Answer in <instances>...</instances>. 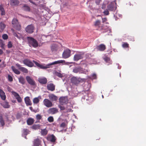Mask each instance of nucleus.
Returning <instances> with one entry per match:
<instances>
[{
	"instance_id": "a211bd4d",
	"label": "nucleus",
	"mask_w": 146,
	"mask_h": 146,
	"mask_svg": "<svg viewBox=\"0 0 146 146\" xmlns=\"http://www.w3.org/2000/svg\"><path fill=\"white\" fill-rule=\"evenodd\" d=\"M94 25L95 27L100 28V30H102L103 29V26L101 25L100 21L99 20L96 21L94 23Z\"/></svg>"
},
{
	"instance_id": "9d476101",
	"label": "nucleus",
	"mask_w": 146,
	"mask_h": 146,
	"mask_svg": "<svg viewBox=\"0 0 146 146\" xmlns=\"http://www.w3.org/2000/svg\"><path fill=\"white\" fill-rule=\"evenodd\" d=\"M26 79L28 83L30 85L34 86L35 85V81L30 76H27L26 77Z\"/></svg>"
},
{
	"instance_id": "79ce46f5",
	"label": "nucleus",
	"mask_w": 146,
	"mask_h": 146,
	"mask_svg": "<svg viewBox=\"0 0 146 146\" xmlns=\"http://www.w3.org/2000/svg\"><path fill=\"white\" fill-rule=\"evenodd\" d=\"M73 72L76 73H77L79 72V68H75L73 69Z\"/></svg>"
},
{
	"instance_id": "2eb2a0df",
	"label": "nucleus",
	"mask_w": 146,
	"mask_h": 146,
	"mask_svg": "<svg viewBox=\"0 0 146 146\" xmlns=\"http://www.w3.org/2000/svg\"><path fill=\"white\" fill-rule=\"evenodd\" d=\"M0 97L1 99L3 100H5L6 98L5 92L1 89H0Z\"/></svg>"
},
{
	"instance_id": "dca6fc26",
	"label": "nucleus",
	"mask_w": 146,
	"mask_h": 146,
	"mask_svg": "<svg viewBox=\"0 0 146 146\" xmlns=\"http://www.w3.org/2000/svg\"><path fill=\"white\" fill-rule=\"evenodd\" d=\"M47 89L49 90L53 91L55 89V86L52 83L48 84L47 86Z\"/></svg>"
},
{
	"instance_id": "864d4df0",
	"label": "nucleus",
	"mask_w": 146,
	"mask_h": 146,
	"mask_svg": "<svg viewBox=\"0 0 146 146\" xmlns=\"http://www.w3.org/2000/svg\"><path fill=\"white\" fill-rule=\"evenodd\" d=\"M92 76L93 79H96L97 78L96 75L95 74H93Z\"/></svg>"
},
{
	"instance_id": "e433bc0d",
	"label": "nucleus",
	"mask_w": 146,
	"mask_h": 146,
	"mask_svg": "<svg viewBox=\"0 0 146 146\" xmlns=\"http://www.w3.org/2000/svg\"><path fill=\"white\" fill-rule=\"evenodd\" d=\"M0 123L2 126H4L5 124L4 121L2 117H1L0 118Z\"/></svg>"
},
{
	"instance_id": "2f4dec72",
	"label": "nucleus",
	"mask_w": 146,
	"mask_h": 146,
	"mask_svg": "<svg viewBox=\"0 0 146 146\" xmlns=\"http://www.w3.org/2000/svg\"><path fill=\"white\" fill-rule=\"evenodd\" d=\"M40 125L39 124H34L32 127V129H36L40 128Z\"/></svg>"
},
{
	"instance_id": "f3484780",
	"label": "nucleus",
	"mask_w": 146,
	"mask_h": 146,
	"mask_svg": "<svg viewBox=\"0 0 146 146\" xmlns=\"http://www.w3.org/2000/svg\"><path fill=\"white\" fill-rule=\"evenodd\" d=\"M41 140L38 138L34 140L33 141V146H39L41 144Z\"/></svg>"
},
{
	"instance_id": "9b49d317",
	"label": "nucleus",
	"mask_w": 146,
	"mask_h": 146,
	"mask_svg": "<svg viewBox=\"0 0 146 146\" xmlns=\"http://www.w3.org/2000/svg\"><path fill=\"white\" fill-rule=\"evenodd\" d=\"M48 113L52 115L58 112V109L56 108H50L48 111Z\"/></svg>"
},
{
	"instance_id": "a878e982",
	"label": "nucleus",
	"mask_w": 146,
	"mask_h": 146,
	"mask_svg": "<svg viewBox=\"0 0 146 146\" xmlns=\"http://www.w3.org/2000/svg\"><path fill=\"white\" fill-rule=\"evenodd\" d=\"M27 123L28 125H31L34 122V119L33 118H29L27 120Z\"/></svg>"
},
{
	"instance_id": "4be33fe9",
	"label": "nucleus",
	"mask_w": 146,
	"mask_h": 146,
	"mask_svg": "<svg viewBox=\"0 0 146 146\" xmlns=\"http://www.w3.org/2000/svg\"><path fill=\"white\" fill-rule=\"evenodd\" d=\"M25 101L27 105L31 106L32 105L31 101L30 98L28 96H27L25 98Z\"/></svg>"
},
{
	"instance_id": "37998d69",
	"label": "nucleus",
	"mask_w": 146,
	"mask_h": 146,
	"mask_svg": "<svg viewBox=\"0 0 146 146\" xmlns=\"http://www.w3.org/2000/svg\"><path fill=\"white\" fill-rule=\"evenodd\" d=\"M2 38L4 40H6L8 38V36L6 34H4L2 35Z\"/></svg>"
},
{
	"instance_id": "20e7f679",
	"label": "nucleus",
	"mask_w": 146,
	"mask_h": 146,
	"mask_svg": "<svg viewBox=\"0 0 146 146\" xmlns=\"http://www.w3.org/2000/svg\"><path fill=\"white\" fill-rule=\"evenodd\" d=\"M35 27L33 25L31 24L28 25L25 29V31L28 33H33L35 30Z\"/></svg>"
},
{
	"instance_id": "72a5a7b5",
	"label": "nucleus",
	"mask_w": 146,
	"mask_h": 146,
	"mask_svg": "<svg viewBox=\"0 0 146 146\" xmlns=\"http://www.w3.org/2000/svg\"><path fill=\"white\" fill-rule=\"evenodd\" d=\"M122 47L123 48H128L129 47V44L127 42H123L122 44Z\"/></svg>"
},
{
	"instance_id": "aec40b11",
	"label": "nucleus",
	"mask_w": 146,
	"mask_h": 146,
	"mask_svg": "<svg viewBox=\"0 0 146 146\" xmlns=\"http://www.w3.org/2000/svg\"><path fill=\"white\" fill-rule=\"evenodd\" d=\"M1 105L4 108H8L10 107L9 103L7 101H5L1 104Z\"/></svg>"
},
{
	"instance_id": "0e129e2a",
	"label": "nucleus",
	"mask_w": 146,
	"mask_h": 146,
	"mask_svg": "<svg viewBox=\"0 0 146 146\" xmlns=\"http://www.w3.org/2000/svg\"><path fill=\"white\" fill-rule=\"evenodd\" d=\"M3 9L4 8L2 6H0V11L1 10Z\"/></svg>"
},
{
	"instance_id": "f704fd0d",
	"label": "nucleus",
	"mask_w": 146,
	"mask_h": 146,
	"mask_svg": "<svg viewBox=\"0 0 146 146\" xmlns=\"http://www.w3.org/2000/svg\"><path fill=\"white\" fill-rule=\"evenodd\" d=\"M39 102V100L38 98H35L33 99V102L35 104H37Z\"/></svg>"
},
{
	"instance_id": "5701e85b",
	"label": "nucleus",
	"mask_w": 146,
	"mask_h": 146,
	"mask_svg": "<svg viewBox=\"0 0 146 146\" xmlns=\"http://www.w3.org/2000/svg\"><path fill=\"white\" fill-rule=\"evenodd\" d=\"M22 135L25 136V138H26V135L29 133V131L27 129H24L22 131Z\"/></svg>"
},
{
	"instance_id": "39448f33",
	"label": "nucleus",
	"mask_w": 146,
	"mask_h": 146,
	"mask_svg": "<svg viewBox=\"0 0 146 146\" xmlns=\"http://www.w3.org/2000/svg\"><path fill=\"white\" fill-rule=\"evenodd\" d=\"M71 50L68 49H66L62 53V57L64 58H67L71 56Z\"/></svg>"
},
{
	"instance_id": "7c9ffc66",
	"label": "nucleus",
	"mask_w": 146,
	"mask_h": 146,
	"mask_svg": "<svg viewBox=\"0 0 146 146\" xmlns=\"http://www.w3.org/2000/svg\"><path fill=\"white\" fill-rule=\"evenodd\" d=\"M108 8L109 10L110 11H113L115 9V7L112 4L109 5L108 6Z\"/></svg>"
},
{
	"instance_id": "b1692460",
	"label": "nucleus",
	"mask_w": 146,
	"mask_h": 146,
	"mask_svg": "<svg viewBox=\"0 0 146 146\" xmlns=\"http://www.w3.org/2000/svg\"><path fill=\"white\" fill-rule=\"evenodd\" d=\"M38 81L42 84H45L47 83V81L46 78H41L39 79Z\"/></svg>"
},
{
	"instance_id": "774afa93",
	"label": "nucleus",
	"mask_w": 146,
	"mask_h": 146,
	"mask_svg": "<svg viewBox=\"0 0 146 146\" xmlns=\"http://www.w3.org/2000/svg\"><path fill=\"white\" fill-rule=\"evenodd\" d=\"M1 60L0 59V62H1Z\"/></svg>"
},
{
	"instance_id": "ddd939ff",
	"label": "nucleus",
	"mask_w": 146,
	"mask_h": 146,
	"mask_svg": "<svg viewBox=\"0 0 146 146\" xmlns=\"http://www.w3.org/2000/svg\"><path fill=\"white\" fill-rule=\"evenodd\" d=\"M96 48L98 50L101 51H103L106 50V48L105 45L103 44H101L98 46H97Z\"/></svg>"
},
{
	"instance_id": "f8f14e48",
	"label": "nucleus",
	"mask_w": 146,
	"mask_h": 146,
	"mask_svg": "<svg viewBox=\"0 0 146 146\" xmlns=\"http://www.w3.org/2000/svg\"><path fill=\"white\" fill-rule=\"evenodd\" d=\"M19 3L20 1L19 0H10V4L12 6H17Z\"/></svg>"
},
{
	"instance_id": "4468645a",
	"label": "nucleus",
	"mask_w": 146,
	"mask_h": 146,
	"mask_svg": "<svg viewBox=\"0 0 146 146\" xmlns=\"http://www.w3.org/2000/svg\"><path fill=\"white\" fill-rule=\"evenodd\" d=\"M48 97L50 100L52 101H56L58 99V97L53 94H49Z\"/></svg>"
},
{
	"instance_id": "052dcab7",
	"label": "nucleus",
	"mask_w": 146,
	"mask_h": 146,
	"mask_svg": "<svg viewBox=\"0 0 146 146\" xmlns=\"http://www.w3.org/2000/svg\"><path fill=\"white\" fill-rule=\"evenodd\" d=\"M3 53V51L1 49H0V55H1Z\"/></svg>"
},
{
	"instance_id": "de8ad7c7",
	"label": "nucleus",
	"mask_w": 146,
	"mask_h": 146,
	"mask_svg": "<svg viewBox=\"0 0 146 146\" xmlns=\"http://www.w3.org/2000/svg\"><path fill=\"white\" fill-rule=\"evenodd\" d=\"M8 79L9 81L12 82L13 80V79L12 77L10 75H9L8 76Z\"/></svg>"
},
{
	"instance_id": "c85d7f7f",
	"label": "nucleus",
	"mask_w": 146,
	"mask_h": 146,
	"mask_svg": "<svg viewBox=\"0 0 146 146\" xmlns=\"http://www.w3.org/2000/svg\"><path fill=\"white\" fill-rule=\"evenodd\" d=\"M40 133L42 135H46L48 133V131L46 129H41Z\"/></svg>"
},
{
	"instance_id": "ea45409f",
	"label": "nucleus",
	"mask_w": 146,
	"mask_h": 146,
	"mask_svg": "<svg viewBox=\"0 0 146 146\" xmlns=\"http://www.w3.org/2000/svg\"><path fill=\"white\" fill-rule=\"evenodd\" d=\"M62 105L60 104L58 106V107L60 109V110H64L65 109V107L62 106Z\"/></svg>"
},
{
	"instance_id": "a19ab883",
	"label": "nucleus",
	"mask_w": 146,
	"mask_h": 146,
	"mask_svg": "<svg viewBox=\"0 0 146 146\" xmlns=\"http://www.w3.org/2000/svg\"><path fill=\"white\" fill-rule=\"evenodd\" d=\"M67 126V124L65 122H63L61 123L60 125V127H62L63 128H64L66 127Z\"/></svg>"
},
{
	"instance_id": "e2e57ef3",
	"label": "nucleus",
	"mask_w": 146,
	"mask_h": 146,
	"mask_svg": "<svg viewBox=\"0 0 146 146\" xmlns=\"http://www.w3.org/2000/svg\"><path fill=\"white\" fill-rule=\"evenodd\" d=\"M14 35L16 37H18V35H17V34L16 33H14Z\"/></svg>"
},
{
	"instance_id": "c9c22d12",
	"label": "nucleus",
	"mask_w": 146,
	"mask_h": 146,
	"mask_svg": "<svg viewBox=\"0 0 146 146\" xmlns=\"http://www.w3.org/2000/svg\"><path fill=\"white\" fill-rule=\"evenodd\" d=\"M47 120L48 122L51 123L53 122L54 119L52 116H50L48 118Z\"/></svg>"
},
{
	"instance_id": "49530a36",
	"label": "nucleus",
	"mask_w": 146,
	"mask_h": 146,
	"mask_svg": "<svg viewBox=\"0 0 146 146\" xmlns=\"http://www.w3.org/2000/svg\"><path fill=\"white\" fill-rule=\"evenodd\" d=\"M104 60L106 62H109L110 60V58L107 56L105 57L104 58Z\"/></svg>"
},
{
	"instance_id": "3c124183",
	"label": "nucleus",
	"mask_w": 146,
	"mask_h": 146,
	"mask_svg": "<svg viewBox=\"0 0 146 146\" xmlns=\"http://www.w3.org/2000/svg\"><path fill=\"white\" fill-rule=\"evenodd\" d=\"M56 75L59 77L62 78L63 76V75L61 73L59 72H57L56 73Z\"/></svg>"
},
{
	"instance_id": "6ab92c4d",
	"label": "nucleus",
	"mask_w": 146,
	"mask_h": 146,
	"mask_svg": "<svg viewBox=\"0 0 146 146\" xmlns=\"http://www.w3.org/2000/svg\"><path fill=\"white\" fill-rule=\"evenodd\" d=\"M71 81L72 83L75 84L77 85L78 84L80 81L76 77H72L71 79Z\"/></svg>"
},
{
	"instance_id": "bb28decb",
	"label": "nucleus",
	"mask_w": 146,
	"mask_h": 146,
	"mask_svg": "<svg viewBox=\"0 0 146 146\" xmlns=\"http://www.w3.org/2000/svg\"><path fill=\"white\" fill-rule=\"evenodd\" d=\"M18 80L20 83L22 84H24L25 83V80L24 78L22 76H20L18 78Z\"/></svg>"
},
{
	"instance_id": "1a4fd4ad",
	"label": "nucleus",
	"mask_w": 146,
	"mask_h": 146,
	"mask_svg": "<svg viewBox=\"0 0 146 146\" xmlns=\"http://www.w3.org/2000/svg\"><path fill=\"white\" fill-rule=\"evenodd\" d=\"M46 139L48 141L52 143L55 142L56 138L55 136L53 135H48L46 137Z\"/></svg>"
},
{
	"instance_id": "4c0bfd02",
	"label": "nucleus",
	"mask_w": 146,
	"mask_h": 146,
	"mask_svg": "<svg viewBox=\"0 0 146 146\" xmlns=\"http://www.w3.org/2000/svg\"><path fill=\"white\" fill-rule=\"evenodd\" d=\"M79 73H83L86 74V72L83 70V69L80 68H79Z\"/></svg>"
},
{
	"instance_id": "13d9d810",
	"label": "nucleus",
	"mask_w": 146,
	"mask_h": 146,
	"mask_svg": "<svg viewBox=\"0 0 146 146\" xmlns=\"http://www.w3.org/2000/svg\"><path fill=\"white\" fill-rule=\"evenodd\" d=\"M106 7V5L105 4H103L102 5V8L103 9H104Z\"/></svg>"
},
{
	"instance_id": "c03bdc74",
	"label": "nucleus",
	"mask_w": 146,
	"mask_h": 146,
	"mask_svg": "<svg viewBox=\"0 0 146 146\" xmlns=\"http://www.w3.org/2000/svg\"><path fill=\"white\" fill-rule=\"evenodd\" d=\"M19 103H21L22 101V100L21 97L19 96V97H17L16 98Z\"/></svg>"
},
{
	"instance_id": "f257e3e1",
	"label": "nucleus",
	"mask_w": 146,
	"mask_h": 146,
	"mask_svg": "<svg viewBox=\"0 0 146 146\" xmlns=\"http://www.w3.org/2000/svg\"><path fill=\"white\" fill-rule=\"evenodd\" d=\"M33 62L38 67L40 68L41 69H46L50 68V66L51 65L64 63L65 62V61L64 60H59L57 61H55L52 63H49L46 65V66H44L42 64H40L38 62L34 60H33Z\"/></svg>"
},
{
	"instance_id": "412c9836",
	"label": "nucleus",
	"mask_w": 146,
	"mask_h": 146,
	"mask_svg": "<svg viewBox=\"0 0 146 146\" xmlns=\"http://www.w3.org/2000/svg\"><path fill=\"white\" fill-rule=\"evenodd\" d=\"M83 58L82 55L80 54H75L74 56V61H78Z\"/></svg>"
},
{
	"instance_id": "338daca9",
	"label": "nucleus",
	"mask_w": 146,
	"mask_h": 146,
	"mask_svg": "<svg viewBox=\"0 0 146 146\" xmlns=\"http://www.w3.org/2000/svg\"><path fill=\"white\" fill-rule=\"evenodd\" d=\"M71 109H68V110L67 111H70Z\"/></svg>"
},
{
	"instance_id": "680f3d73",
	"label": "nucleus",
	"mask_w": 146,
	"mask_h": 146,
	"mask_svg": "<svg viewBox=\"0 0 146 146\" xmlns=\"http://www.w3.org/2000/svg\"><path fill=\"white\" fill-rule=\"evenodd\" d=\"M29 1L31 3H32L33 4H35V3L33 1L31 0H29Z\"/></svg>"
},
{
	"instance_id": "c756f323",
	"label": "nucleus",
	"mask_w": 146,
	"mask_h": 146,
	"mask_svg": "<svg viewBox=\"0 0 146 146\" xmlns=\"http://www.w3.org/2000/svg\"><path fill=\"white\" fill-rule=\"evenodd\" d=\"M23 9L26 11H30V8L28 6L25 5L23 7Z\"/></svg>"
},
{
	"instance_id": "bf43d9fd",
	"label": "nucleus",
	"mask_w": 146,
	"mask_h": 146,
	"mask_svg": "<svg viewBox=\"0 0 146 146\" xmlns=\"http://www.w3.org/2000/svg\"><path fill=\"white\" fill-rule=\"evenodd\" d=\"M102 20L103 22L104 23V22L107 21V18H102Z\"/></svg>"
},
{
	"instance_id": "603ef678",
	"label": "nucleus",
	"mask_w": 146,
	"mask_h": 146,
	"mask_svg": "<svg viewBox=\"0 0 146 146\" xmlns=\"http://www.w3.org/2000/svg\"><path fill=\"white\" fill-rule=\"evenodd\" d=\"M0 26L1 29H4L5 27V25L2 22L0 23Z\"/></svg>"
},
{
	"instance_id": "6e6d98bb",
	"label": "nucleus",
	"mask_w": 146,
	"mask_h": 146,
	"mask_svg": "<svg viewBox=\"0 0 146 146\" xmlns=\"http://www.w3.org/2000/svg\"><path fill=\"white\" fill-rule=\"evenodd\" d=\"M16 66L19 68V69L20 70L21 68H22V67L19 64H16Z\"/></svg>"
},
{
	"instance_id": "423d86ee",
	"label": "nucleus",
	"mask_w": 146,
	"mask_h": 146,
	"mask_svg": "<svg viewBox=\"0 0 146 146\" xmlns=\"http://www.w3.org/2000/svg\"><path fill=\"white\" fill-rule=\"evenodd\" d=\"M23 62L24 64L30 67H32L34 66L33 63L31 61L28 59H24Z\"/></svg>"
},
{
	"instance_id": "473e14b6",
	"label": "nucleus",
	"mask_w": 146,
	"mask_h": 146,
	"mask_svg": "<svg viewBox=\"0 0 146 146\" xmlns=\"http://www.w3.org/2000/svg\"><path fill=\"white\" fill-rule=\"evenodd\" d=\"M20 70L23 73H25L27 74L28 73V70L27 69L23 67H22V68H21V70Z\"/></svg>"
},
{
	"instance_id": "f03ea898",
	"label": "nucleus",
	"mask_w": 146,
	"mask_h": 146,
	"mask_svg": "<svg viewBox=\"0 0 146 146\" xmlns=\"http://www.w3.org/2000/svg\"><path fill=\"white\" fill-rule=\"evenodd\" d=\"M27 39L30 46H32L34 48H36L38 46L37 41L33 38L28 36L27 37Z\"/></svg>"
},
{
	"instance_id": "6e6552de",
	"label": "nucleus",
	"mask_w": 146,
	"mask_h": 146,
	"mask_svg": "<svg viewBox=\"0 0 146 146\" xmlns=\"http://www.w3.org/2000/svg\"><path fill=\"white\" fill-rule=\"evenodd\" d=\"M43 103L44 105L48 108L51 107L53 106L52 102L47 99H45L43 100Z\"/></svg>"
},
{
	"instance_id": "0eeeda50",
	"label": "nucleus",
	"mask_w": 146,
	"mask_h": 146,
	"mask_svg": "<svg viewBox=\"0 0 146 146\" xmlns=\"http://www.w3.org/2000/svg\"><path fill=\"white\" fill-rule=\"evenodd\" d=\"M59 101L60 104L63 105L67 104L68 100L67 97H62L59 98Z\"/></svg>"
},
{
	"instance_id": "69168bd1",
	"label": "nucleus",
	"mask_w": 146,
	"mask_h": 146,
	"mask_svg": "<svg viewBox=\"0 0 146 146\" xmlns=\"http://www.w3.org/2000/svg\"><path fill=\"white\" fill-rule=\"evenodd\" d=\"M12 102L13 103H14L16 102V100H13L12 101Z\"/></svg>"
},
{
	"instance_id": "a18cd8bd",
	"label": "nucleus",
	"mask_w": 146,
	"mask_h": 146,
	"mask_svg": "<svg viewBox=\"0 0 146 146\" xmlns=\"http://www.w3.org/2000/svg\"><path fill=\"white\" fill-rule=\"evenodd\" d=\"M29 109L32 111H33L35 112V113H36V112H38L39 111V110H33V108L32 107H31L29 108Z\"/></svg>"
},
{
	"instance_id": "393cba45",
	"label": "nucleus",
	"mask_w": 146,
	"mask_h": 146,
	"mask_svg": "<svg viewBox=\"0 0 146 146\" xmlns=\"http://www.w3.org/2000/svg\"><path fill=\"white\" fill-rule=\"evenodd\" d=\"M42 118V115L39 114H37L36 116V121L35 123L40 122V120Z\"/></svg>"
},
{
	"instance_id": "8fccbe9b",
	"label": "nucleus",
	"mask_w": 146,
	"mask_h": 146,
	"mask_svg": "<svg viewBox=\"0 0 146 146\" xmlns=\"http://www.w3.org/2000/svg\"><path fill=\"white\" fill-rule=\"evenodd\" d=\"M104 15H108L109 14V12L106 9L104 12Z\"/></svg>"
},
{
	"instance_id": "7ed1b4c3",
	"label": "nucleus",
	"mask_w": 146,
	"mask_h": 146,
	"mask_svg": "<svg viewBox=\"0 0 146 146\" xmlns=\"http://www.w3.org/2000/svg\"><path fill=\"white\" fill-rule=\"evenodd\" d=\"M12 24L13 25V27L19 31L21 30V25L19 24L17 19L14 18L13 19Z\"/></svg>"
},
{
	"instance_id": "cd10ccee",
	"label": "nucleus",
	"mask_w": 146,
	"mask_h": 146,
	"mask_svg": "<svg viewBox=\"0 0 146 146\" xmlns=\"http://www.w3.org/2000/svg\"><path fill=\"white\" fill-rule=\"evenodd\" d=\"M11 68L15 74H20V71H19L18 70L15 68L14 66H12Z\"/></svg>"
},
{
	"instance_id": "58836bf2",
	"label": "nucleus",
	"mask_w": 146,
	"mask_h": 146,
	"mask_svg": "<svg viewBox=\"0 0 146 146\" xmlns=\"http://www.w3.org/2000/svg\"><path fill=\"white\" fill-rule=\"evenodd\" d=\"M12 94L16 98L17 97H19V95L16 92L13 91L11 92Z\"/></svg>"
},
{
	"instance_id": "4d7b16f0",
	"label": "nucleus",
	"mask_w": 146,
	"mask_h": 146,
	"mask_svg": "<svg viewBox=\"0 0 146 146\" xmlns=\"http://www.w3.org/2000/svg\"><path fill=\"white\" fill-rule=\"evenodd\" d=\"M101 0H96L95 2L97 5H99L101 1Z\"/></svg>"
},
{
	"instance_id": "09e8293b",
	"label": "nucleus",
	"mask_w": 146,
	"mask_h": 146,
	"mask_svg": "<svg viewBox=\"0 0 146 146\" xmlns=\"http://www.w3.org/2000/svg\"><path fill=\"white\" fill-rule=\"evenodd\" d=\"M12 44L11 42V41H9L7 44V47L9 48H10L12 47Z\"/></svg>"
},
{
	"instance_id": "5fc2aeb1",
	"label": "nucleus",
	"mask_w": 146,
	"mask_h": 146,
	"mask_svg": "<svg viewBox=\"0 0 146 146\" xmlns=\"http://www.w3.org/2000/svg\"><path fill=\"white\" fill-rule=\"evenodd\" d=\"M1 15H4L5 14V13L4 10V9L2 10H1Z\"/></svg>"
}]
</instances>
